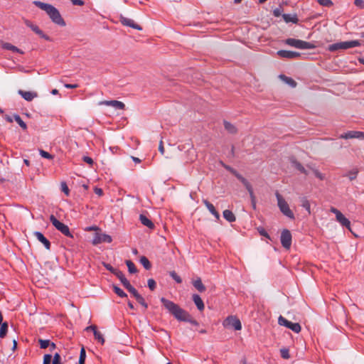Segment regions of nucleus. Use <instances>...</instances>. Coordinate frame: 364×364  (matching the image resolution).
Masks as SVG:
<instances>
[{"label": "nucleus", "mask_w": 364, "mask_h": 364, "mask_svg": "<svg viewBox=\"0 0 364 364\" xmlns=\"http://www.w3.org/2000/svg\"><path fill=\"white\" fill-rule=\"evenodd\" d=\"M159 152L161 154H164V143H163V138L161 139L160 141H159Z\"/></svg>", "instance_id": "54"}, {"label": "nucleus", "mask_w": 364, "mask_h": 364, "mask_svg": "<svg viewBox=\"0 0 364 364\" xmlns=\"http://www.w3.org/2000/svg\"><path fill=\"white\" fill-rule=\"evenodd\" d=\"M125 288L134 296V298L139 295L136 289L130 284Z\"/></svg>", "instance_id": "40"}, {"label": "nucleus", "mask_w": 364, "mask_h": 364, "mask_svg": "<svg viewBox=\"0 0 364 364\" xmlns=\"http://www.w3.org/2000/svg\"><path fill=\"white\" fill-rule=\"evenodd\" d=\"M161 301L166 309H167L168 312L177 320L189 322L196 326L198 324V322L193 319L186 311L181 309L178 304L164 297L161 298Z\"/></svg>", "instance_id": "1"}, {"label": "nucleus", "mask_w": 364, "mask_h": 364, "mask_svg": "<svg viewBox=\"0 0 364 364\" xmlns=\"http://www.w3.org/2000/svg\"><path fill=\"white\" fill-rule=\"evenodd\" d=\"M50 220L53 225L61 233H63L65 236L73 237V235L70 232L68 226L57 220L53 215H51L50 216Z\"/></svg>", "instance_id": "6"}, {"label": "nucleus", "mask_w": 364, "mask_h": 364, "mask_svg": "<svg viewBox=\"0 0 364 364\" xmlns=\"http://www.w3.org/2000/svg\"><path fill=\"white\" fill-rule=\"evenodd\" d=\"M279 77L291 87H295L296 86V82L292 78L287 77L284 75H281Z\"/></svg>", "instance_id": "27"}, {"label": "nucleus", "mask_w": 364, "mask_h": 364, "mask_svg": "<svg viewBox=\"0 0 364 364\" xmlns=\"http://www.w3.org/2000/svg\"><path fill=\"white\" fill-rule=\"evenodd\" d=\"M139 220L144 225L149 228L153 229L154 228V223L146 216L141 214L139 215Z\"/></svg>", "instance_id": "22"}, {"label": "nucleus", "mask_w": 364, "mask_h": 364, "mask_svg": "<svg viewBox=\"0 0 364 364\" xmlns=\"http://www.w3.org/2000/svg\"><path fill=\"white\" fill-rule=\"evenodd\" d=\"M112 240L110 235L105 233L96 232L92 240V244L96 245L102 242L110 243Z\"/></svg>", "instance_id": "11"}, {"label": "nucleus", "mask_w": 364, "mask_h": 364, "mask_svg": "<svg viewBox=\"0 0 364 364\" xmlns=\"http://www.w3.org/2000/svg\"><path fill=\"white\" fill-rule=\"evenodd\" d=\"M281 356L284 359H289L290 358L289 350L287 348H282L280 350Z\"/></svg>", "instance_id": "43"}, {"label": "nucleus", "mask_w": 364, "mask_h": 364, "mask_svg": "<svg viewBox=\"0 0 364 364\" xmlns=\"http://www.w3.org/2000/svg\"><path fill=\"white\" fill-rule=\"evenodd\" d=\"M277 54L280 58H288V59L297 58L300 57V55H301V54L298 52L291 51V50H278Z\"/></svg>", "instance_id": "13"}, {"label": "nucleus", "mask_w": 364, "mask_h": 364, "mask_svg": "<svg viewBox=\"0 0 364 364\" xmlns=\"http://www.w3.org/2000/svg\"><path fill=\"white\" fill-rule=\"evenodd\" d=\"M61 191L65 193L66 196L69 195L70 191L69 188L66 184V183L63 182L61 183Z\"/></svg>", "instance_id": "48"}, {"label": "nucleus", "mask_w": 364, "mask_h": 364, "mask_svg": "<svg viewBox=\"0 0 364 364\" xmlns=\"http://www.w3.org/2000/svg\"><path fill=\"white\" fill-rule=\"evenodd\" d=\"M273 14L276 17H279L282 15V9L280 8L275 9L273 11Z\"/></svg>", "instance_id": "55"}, {"label": "nucleus", "mask_w": 364, "mask_h": 364, "mask_svg": "<svg viewBox=\"0 0 364 364\" xmlns=\"http://www.w3.org/2000/svg\"><path fill=\"white\" fill-rule=\"evenodd\" d=\"M53 364H60V355L59 353H55L53 356Z\"/></svg>", "instance_id": "50"}, {"label": "nucleus", "mask_w": 364, "mask_h": 364, "mask_svg": "<svg viewBox=\"0 0 364 364\" xmlns=\"http://www.w3.org/2000/svg\"><path fill=\"white\" fill-rule=\"evenodd\" d=\"M281 243L282 246L289 250L291 245V234L289 230L285 229L281 234Z\"/></svg>", "instance_id": "10"}, {"label": "nucleus", "mask_w": 364, "mask_h": 364, "mask_svg": "<svg viewBox=\"0 0 364 364\" xmlns=\"http://www.w3.org/2000/svg\"><path fill=\"white\" fill-rule=\"evenodd\" d=\"M82 160L90 166H92L94 163L92 159L87 156H83Z\"/></svg>", "instance_id": "52"}, {"label": "nucleus", "mask_w": 364, "mask_h": 364, "mask_svg": "<svg viewBox=\"0 0 364 364\" xmlns=\"http://www.w3.org/2000/svg\"><path fill=\"white\" fill-rule=\"evenodd\" d=\"M135 299L142 306H144L145 309H147L148 305L145 302L144 299L140 294L137 296Z\"/></svg>", "instance_id": "44"}, {"label": "nucleus", "mask_w": 364, "mask_h": 364, "mask_svg": "<svg viewBox=\"0 0 364 364\" xmlns=\"http://www.w3.org/2000/svg\"><path fill=\"white\" fill-rule=\"evenodd\" d=\"M301 205L306 209V210L308 212V213L311 214V205L309 200L307 199L306 197H301L299 198Z\"/></svg>", "instance_id": "24"}, {"label": "nucleus", "mask_w": 364, "mask_h": 364, "mask_svg": "<svg viewBox=\"0 0 364 364\" xmlns=\"http://www.w3.org/2000/svg\"><path fill=\"white\" fill-rule=\"evenodd\" d=\"M8 332V323L4 322L1 323L0 327V338H3L6 336V333Z\"/></svg>", "instance_id": "31"}, {"label": "nucleus", "mask_w": 364, "mask_h": 364, "mask_svg": "<svg viewBox=\"0 0 364 364\" xmlns=\"http://www.w3.org/2000/svg\"><path fill=\"white\" fill-rule=\"evenodd\" d=\"M85 330H86L87 331H93V333H94V332H95V331H97V326H95V325H91V326H87V327L85 328Z\"/></svg>", "instance_id": "60"}, {"label": "nucleus", "mask_w": 364, "mask_h": 364, "mask_svg": "<svg viewBox=\"0 0 364 364\" xmlns=\"http://www.w3.org/2000/svg\"><path fill=\"white\" fill-rule=\"evenodd\" d=\"M314 174L319 179H321V180H323L324 179V176L321 173H320L318 171L315 170L314 171Z\"/></svg>", "instance_id": "57"}, {"label": "nucleus", "mask_w": 364, "mask_h": 364, "mask_svg": "<svg viewBox=\"0 0 364 364\" xmlns=\"http://www.w3.org/2000/svg\"><path fill=\"white\" fill-rule=\"evenodd\" d=\"M18 93L26 101L31 102L33 99L38 97V93L34 91H25L19 90Z\"/></svg>", "instance_id": "15"}, {"label": "nucleus", "mask_w": 364, "mask_h": 364, "mask_svg": "<svg viewBox=\"0 0 364 364\" xmlns=\"http://www.w3.org/2000/svg\"><path fill=\"white\" fill-rule=\"evenodd\" d=\"M93 333H94L95 338L96 340H97L101 344H104L105 339H104V337H103V335L102 334V333L97 330V331H95V332Z\"/></svg>", "instance_id": "35"}, {"label": "nucleus", "mask_w": 364, "mask_h": 364, "mask_svg": "<svg viewBox=\"0 0 364 364\" xmlns=\"http://www.w3.org/2000/svg\"><path fill=\"white\" fill-rule=\"evenodd\" d=\"M278 323L280 326H284L295 333H299L301 331V326L299 323H292L286 319L282 316H280L278 318Z\"/></svg>", "instance_id": "8"}, {"label": "nucleus", "mask_w": 364, "mask_h": 364, "mask_svg": "<svg viewBox=\"0 0 364 364\" xmlns=\"http://www.w3.org/2000/svg\"><path fill=\"white\" fill-rule=\"evenodd\" d=\"M223 214L224 218L228 222H234L236 220L234 213L230 210H225Z\"/></svg>", "instance_id": "26"}, {"label": "nucleus", "mask_w": 364, "mask_h": 364, "mask_svg": "<svg viewBox=\"0 0 364 364\" xmlns=\"http://www.w3.org/2000/svg\"><path fill=\"white\" fill-rule=\"evenodd\" d=\"M291 164L292 166L298 171H299L301 173L307 174L305 168L299 162H298L295 159H291Z\"/></svg>", "instance_id": "29"}, {"label": "nucleus", "mask_w": 364, "mask_h": 364, "mask_svg": "<svg viewBox=\"0 0 364 364\" xmlns=\"http://www.w3.org/2000/svg\"><path fill=\"white\" fill-rule=\"evenodd\" d=\"M193 301L195 303L196 306H197V308L199 311H201L204 309V308H205L204 303L199 295L193 294Z\"/></svg>", "instance_id": "19"}, {"label": "nucleus", "mask_w": 364, "mask_h": 364, "mask_svg": "<svg viewBox=\"0 0 364 364\" xmlns=\"http://www.w3.org/2000/svg\"><path fill=\"white\" fill-rule=\"evenodd\" d=\"M147 283H148L149 288L151 291H153V290H154L156 289V282L154 281V279H149Z\"/></svg>", "instance_id": "47"}, {"label": "nucleus", "mask_w": 364, "mask_h": 364, "mask_svg": "<svg viewBox=\"0 0 364 364\" xmlns=\"http://www.w3.org/2000/svg\"><path fill=\"white\" fill-rule=\"evenodd\" d=\"M234 175L242 182V183L245 186V187H246L247 186L250 184V183L245 178H244L241 174H240L238 172L236 171L234 173Z\"/></svg>", "instance_id": "37"}, {"label": "nucleus", "mask_w": 364, "mask_h": 364, "mask_svg": "<svg viewBox=\"0 0 364 364\" xmlns=\"http://www.w3.org/2000/svg\"><path fill=\"white\" fill-rule=\"evenodd\" d=\"M126 264L128 267V270H129V273L134 274L137 272V269L135 267V264L131 260H127Z\"/></svg>", "instance_id": "33"}, {"label": "nucleus", "mask_w": 364, "mask_h": 364, "mask_svg": "<svg viewBox=\"0 0 364 364\" xmlns=\"http://www.w3.org/2000/svg\"><path fill=\"white\" fill-rule=\"evenodd\" d=\"M1 47H2V48L6 49V50H9L13 52L18 53L20 54H23V52L21 50H20L16 46H13L12 44H11L9 43H6V42L1 43Z\"/></svg>", "instance_id": "20"}, {"label": "nucleus", "mask_w": 364, "mask_h": 364, "mask_svg": "<svg viewBox=\"0 0 364 364\" xmlns=\"http://www.w3.org/2000/svg\"><path fill=\"white\" fill-rule=\"evenodd\" d=\"M38 343L40 344L41 348L45 349L48 348L50 345V341L49 340H43V339H38Z\"/></svg>", "instance_id": "41"}, {"label": "nucleus", "mask_w": 364, "mask_h": 364, "mask_svg": "<svg viewBox=\"0 0 364 364\" xmlns=\"http://www.w3.org/2000/svg\"><path fill=\"white\" fill-rule=\"evenodd\" d=\"M52 359L51 355L46 354L43 357V364H50Z\"/></svg>", "instance_id": "51"}, {"label": "nucleus", "mask_w": 364, "mask_h": 364, "mask_svg": "<svg viewBox=\"0 0 364 364\" xmlns=\"http://www.w3.org/2000/svg\"><path fill=\"white\" fill-rule=\"evenodd\" d=\"M203 203L206 206V208L208 209V210L215 217L217 220L220 219V214L219 213L215 210L214 205L210 203L207 200H203Z\"/></svg>", "instance_id": "18"}, {"label": "nucleus", "mask_w": 364, "mask_h": 364, "mask_svg": "<svg viewBox=\"0 0 364 364\" xmlns=\"http://www.w3.org/2000/svg\"><path fill=\"white\" fill-rule=\"evenodd\" d=\"M40 154L43 158L48 159H53V156L46 151L40 150Z\"/></svg>", "instance_id": "49"}, {"label": "nucleus", "mask_w": 364, "mask_h": 364, "mask_svg": "<svg viewBox=\"0 0 364 364\" xmlns=\"http://www.w3.org/2000/svg\"><path fill=\"white\" fill-rule=\"evenodd\" d=\"M73 5L82 6L84 5V1L82 0H70Z\"/></svg>", "instance_id": "56"}, {"label": "nucleus", "mask_w": 364, "mask_h": 364, "mask_svg": "<svg viewBox=\"0 0 364 364\" xmlns=\"http://www.w3.org/2000/svg\"><path fill=\"white\" fill-rule=\"evenodd\" d=\"M225 168L228 170L230 172H231L232 174H234L237 171H235L234 168L229 166H224Z\"/></svg>", "instance_id": "64"}, {"label": "nucleus", "mask_w": 364, "mask_h": 364, "mask_svg": "<svg viewBox=\"0 0 364 364\" xmlns=\"http://www.w3.org/2000/svg\"><path fill=\"white\" fill-rule=\"evenodd\" d=\"M113 290L116 294H117L119 296L122 298L127 296V294L122 289H121L119 287L117 286H113Z\"/></svg>", "instance_id": "36"}, {"label": "nucleus", "mask_w": 364, "mask_h": 364, "mask_svg": "<svg viewBox=\"0 0 364 364\" xmlns=\"http://www.w3.org/2000/svg\"><path fill=\"white\" fill-rule=\"evenodd\" d=\"M14 119L18 124V125L24 130L27 129L26 124L22 120L21 117L18 114L14 115Z\"/></svg>", "instance_id": "32"}, {"label": "nucleus", "mask_w": 364, "mask_h": 364, "mask_svg": "<svg viewBox=\"0 0 364 364\" xmlns=\"http://www.w3.org/2000/svg\"><path fill=\"white\" fill-rule=\"evenodd\" d=\"M355 4L359 7H364V1L363 0H355Z\"/></svg>", "instance_id": "58"}, {"label": "nucleus", "mask_w": 364, "mask_h": 364, "mask_svg": "<svg viewBox=\"0 0 364 364\" xmlns=\"http://www.w3.org/2000/svg\"><path fill=\"white\" fill-rule=\"evenodd\" d=\"M331 212H332L333 213H334L336 215V220L338 223H341V225H342L343 226H345L346 228H347L348 229L350 230V220L346 218L342 213L341 211H339L338 209L332 207L331 208Z\"/></svg>", "instance_id": "9"}, {"label": "nucleus", "mask_w": 364, "mask_h": 364, "mask_svg": "<svg viewBox=\"0 0 364 364\" xmlns=\"http://www.w3.org/2000/svg\"><path fill=\"white\" fill-rule=\"evenodd\" d=\"M24 23L36 34H41V30L36 25H34L31 21L28 20H25Z\"/></svg>", "instance_id": "28"}, {"label": "nucleus", "mask_w": 364, "mask_h": 364, "mask_svg": "<svg viewBox=\"0 0 364 364\" xmlns=\"http://www.w3.org/2000/svg\"><path fill=\"white\" fill-rule=\"evenodd\" d=\"M99 104L111 106L118 109H124L125 107V105L123 102L117 100H105L100 102Z\"/></svg>", "instance_id": "16"}, {"label": "nucleus", "mask_w": 364, "mask_h": 364, "mask_svg": "<svg viewBox=\"0 0 364 364\" xmlns=\"http://www.w3.org/2000/svg\"><path fill=\"white\" fill-rule=\"evenodd\" d=\"M65 87L66 88H76L78 85L77 84H65Z\"/></svg>", "instance_id": "63"}, {"label": "nucleus", "mask_w": 364, "mask_h": 364, "mask_svg": "<svg viewBox=\"0 0 364 364\" xmlns=\"http://www.w3.org/2000/svg\"><path fill=\"white\" fill-rule=\"evenodd\" d=\"M120 22L124 26H129V27L133 28L134 29H136L138 31H141L142 30V28L139 25L136 24L134 21V20H132L131 18H127V17L121 16H120Z\"/></svg>", "instance_id": "14"}, {"label": "nucleus", "mask_w": 364, "mask_h": 364, "mask_svg": "<svg viewBox=\"0 0 364 364\" xmlns=\"http://www.w3.org/2000/svg\"><path fill=\"white\" fill-rule=\"evenodd\" d=\"M224 127L225 130L228 131L230 134H235L237 132L236 127L229 122L224 121Z\"/></svg>", "instance_id": "25"}, {"label": "nucleus", "mask_w": 364, "mask_h": 364, "mask_svg": "<svg viewBox=\"0 0 364 364\" xmlns=\"http://www.w3.org/2000/svg\"><path fill=\"white\" fill-rule=\"evenodd\" d=\"M358 173V169L354 168L350 171L346 176H348L350 181H353L356 178Z\"/></svg>", "instance_id": "38"}, {"label": "nucleus", "mask_w": 364, "mask_h": 364, "mask_svg": "<svg viewBox=\"0 0 364 364\" xmlns=\"http://www.w3.org/2000/svg\"><path fill=\"white\" fill-rule=\"evenodd\" d=\"M318 3L323 6L330 7L333 5V2L331 0H318Z\"/></svg>", "instance_id": "45"}, {"label": "nucleus", "mask_w": 364, "mask_h": 364, "mask_svg": "<svg viewBox=\"0 0 364 364\" xmlns=\"http://www.w3.org/2000/svg\"><path fill=\"white\" fill-rule=\"evenodd\" d=\"M94 191L95 193L100 196H101L103 194L102 190L100 188H95Z\"/></svg>", "instance_id": "61"}, {"label": "nucleus", "mask_w": 364, "mask_h": 364, "mask_svg": "<svg viewBox=\"0 0 364 364\" xmlns=\"http://www.w3.org/2000/svg\"><path fill=\"white\" fill-rule=\"evenodd\" d=\"M246 189L247 190L249 194H250V199L251 200H256V198H255V196L254 194V192H253V188H252V186L251 184H249L248 186H247L246 187Z\"/></svg>", "instance_id": "42"}, {"label": "nucleus", "mask_w": 364, "mask_h": 364, "mask_svg": "<svg viewBox=\"0 0 364 364\" xmlns=\"http://www.w3.org/2000/svg\"><path fill=\"white\" fill-rule=\"evenodd\" d=\"M258 231L261 235L264 236L269 239L270 238L269 235H268V233L266 232V230L264 228H258Z\"/></svg>", "instance_id": "53"}, {"label": "nucleus", "mask_w": 364, "mask_h": 364, "mask_svg": "<svg viewBox=\"0 0 364 364\" xmlns=\"http://www.w3.org/2000/svg\"><path fill=\"white\" fill-rule=\"evenodd\" d=\"M170 276L178 284L182 282L181 278L174 272H170Z\"/></svg>", "instance_id": "46"}, {"label": "nucleus", "mask_w": 364, "mask_h": 364, "mask_svg": "<svg viewBox=\"0 0 364 364\" xmlns=\"http://www.w3.org/2000/svg\"><path fill=\"white\" fill-rule=\"evenodd\" d=\"M105 267H106V269L107 270H109L111 272L114 273V272H117V270L114 269L110 264H105Z\"/></svg>", "instance_id": "59"}, {"label": "nucleus", "mask_w": 364, "mask_h": 364, "mask_svg": "<svg viewBox=\"0 0 364 364\" xmlns=\"http://www.w3.org/2000/svg\"><path fill=\"white\" fill-rule=\"evenodd\" d=\"M285 44L299 49H314L316 46L307 41L295 38H287L284 41Z\"/></svg>", "instance_id": "4"}, {"label": "nucleus", "mask_w": 364, "mask_h": 364, "mask_svg": "<svg viewBox=\"0 0 364 364\" xmlns=\"http://www.w3.org/2000/svg\"><path fill=\"white\" fill-rule=\"evenodd\" d=\"M282 17L286 23H297L299 21L296 14H283Z\"/></svg>", "instance_id": "21"}, {"label": "nucleus", "mask_w": 364, "mask_h": 364, "mask_svg": "<svg viewBox=\"0 0 364 364\" xmlns=\"http://www.w3.org/2000/svg\"><path fill=\"white\" fill-rule=\"evenodd\" d=\"M33 4L39 9L45 11L54 23L59 25L60 26H65V21L63 20L60 12L55 7H54L51 4H46L39 1H34Z\"/></svg>", "instance_id": "2"}, {"label": "nucleus", "mask_w": 364, "mask_h": 364, "mask_svg": "<svg viewBox=\"0 0 364 364\" xmlns=\"http://www.w3.org/2000/svg\"><path fill=\"white\" fill-rule=\"evenodd\" d=\"M275 196L277 199V205L280 211L287 218L290 219H294V215L293 212L289 208V204L282 197V196L280 195L279 192H276Z\"/></svg>", "instance_id": "3"}, {"label": "nucleus", "mask_w": 364, "mask_h": 364, "mask_svg": "<svg viewBox=\"0 0 364 364\" xmlns=\"http://www.w3.org/2000/svg\"><path fill=\"white\" fill-rule=\"evenodd\" d=\"M39 36H41V38H44L45 40L46 41H50V38L48 36L46 35L43 33V32L41 31V34H38Z\"/></svg>", "instance_id": "62"}, {"label": "nucleus", "mask_w": 364, "mask_h": 364, "mask_svg": "<svg viewBox=\"0 0 364 364\" xmlns=\"http://www.w3.org/2000/svg\"><path fill=\"white\" fill-rule=\"evenodd\" d=\"M114 274L120 280L124 287H127L130 284L122 272L117 270V272H114Z\"/></svg>", "instance_id": "23"}, {"label": "nucleus", "mask_w": 364, "mask_h": 364, "mask_svg": "<svg viewBox=\"0 0 364 364\" xmlns=\"http://www.w3.org/2000/svg\"><path fill=\"white\" fill-rule=\"evenodd\" d=\"M193 286L196 289H197L200 292H203L205 291V287L201 282L200 279H198L193 282Z\"/></svg>", "instance_id": "30"}, {"label": "nucleus", "mask_w": 364, "mask_h": 364, "mask_svg": "<svg viewBox=\"0 0 364 364\" xmlns=\"http://www.w3.org/2000/svg\"><path fill=\"white\" fill-rule=\"evenodd\" d=\"M341 139H364V132L358 131H349L346 133L341 134L340 136Z\"/></svg>", "instance_id": "12"}, {"label": "nucleus", "mask_w": 364, "mask_h": 364, "mask_svg": "<svg viewBox=\"0 0 364 364\" xmlns=\"http://www.w3.org/2000/svg\"><path fill=\"white\" fill-rule=\"evenodd\" d=\"M33 235L44 245L46 250H49L50 249V242L41 232L36 231L34 232Z\"/></svg>", "instance_id": "17"}, {"label": "nucleus", "mask_w": 364, "mask_h": 364, "mask_svg": "<svg viewBox=\"0 0 364 364\" xmlns=\"http://www.w3.org/2000/svg\"><path fill=\"white\" fill-rule=\"evenodd\" d=\"M358 46H360V43L358 41H343L331 44L328 46V49L329 51L333 52L338 50H346Z\"/></svg>", "instance_id": "5"}, {"label": "nucleus", "mask_w": 364, "mask_h": 364, "mask_svg": "<svg viewBox=\"0 0 364 364\" xmlns=\"http://www.w3.org/2000/svg\"><path fill=\"white\" fill-rule=\"evenodd\" d=\"M140 262L146 269H149L151 267L150 262L145 256L140 258Z\"/></svg>", "instance_id": "34"}, {"label": "nucleus", "mask_w": 364, "mask_h": 364, "mask_svg": "<svg viewBox=\"0 0 364 364\" xmlns=\"http://www.w3.org/2000/svg\"><path fill=\"white\" fill-rule=\"evenodd\" d=\"M223 326L228 328H233L235 331H240L242 328V324L239 318L234 316L227 317L223 321Z\"/></svg>", "instance_id": "7"}, {"label": "nucleus", "mask_w": 364, "mask_h": 364, "mask_svg": "<svg viewBox=\"0 0 364 364\" xmlns=\"http://www.w3.org/2000/svg\"><path fill=\"white\" fill-rule=\"evenodd\" d=\"M85 357H86L85 350L84 347H82L80 350V354L78 363L79 364H85Z\"/></svg>", "instance_id": "39"}]
</instances>
